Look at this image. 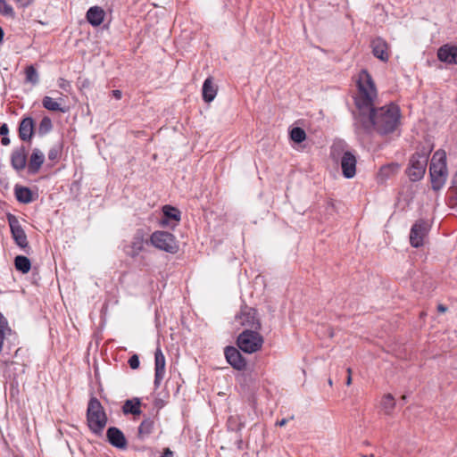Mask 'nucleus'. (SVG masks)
<instances>
[{"instance_id":"obj_14","label":"nucleus","mask_w":457,"mask_h":457,"mask_svg":"<svg viewBox=\"0 0 457 457\" xmlns=\"http://www.w3.org/2000/svg\"><path fill=\"white\" fill-rule=\"evenodd\" d=\"M144 236L141 232H137L134 235L130 244L125 246L124 252L128 256L135 258L144 250Z\"/></svg>"},{"instance_id":"obj_8","label":"nucleus","mask_w":457,"mask_h":457,"mask_svg":"<svg viewBox=\"0 0 457 457\" xmlns=\"http://www.w3.org/2000/svg\"><path fill=\"white\" fill-rule=\"evenodd\" d=\"M428 232V224L424 220L416 221L410 232V243L413 247H420L423 245L424 239Z\"/></svg>"},{"instance_id":"obj_10","label":"nucleus","mask_w":457,"mask_h":457,"mask_svg":"<svg viewBox=\"0 0 457 457\" xmlns=\"http://www.w3.org/2000/svg\"><path fill=\"white\" fill-rule=\"evenodd\" d=\"M356 163L357 160L353 153L346 151L343 154L340 161V165L342 169V173L345 178L352 179L355 176Z\"/></svg>"},{"instance_id":"obj_12","label":"nucleus","mask_w":457,"mask_h":457,"mask_svg":"<svg viewBox=\"0 0 457 457\" xmlns=\"http://www.w3.org/2000/svg\"><path fill=\"white\" fill-rule=\"evenodd\" d=\"M227 361L236 370H243L246 361L240 352L234 346H227L224 351Z\"/></svg>"},{"instance_id":"obj_7","label":"nucleus","mask_w":457,"mask_h":457,"mask_svg":"<svg viewBox=\"0 0 457 457\" xmlns=\"http://www.w3.org/2000/svg\"><path fill=\"white\" fill-rule=\"evenodd\" d=\"M236 319L245 329L258 331L262 328L257 312L253 308L245 307L241 310L240 313L237 315Z\"/></svg>"},{"instance_id":"obj_35","label":"nucleus","mask_w":457,"mask_h":457,"mask_svg":"<svg viewBox=\"0 0 457 457\" xmlns=\"http://www.w3.org/2000/svg\"><path fill=\"white\" fill-rule=\"evenodd\" d=\"M62 152V145H54L48 152V159L51 161H57L61 155Z\"/></svg>"},{"instance_id":"obj_21","label":"nucleus","mask_w":457,"mask_h":457,"mask_svg":"<svg viewBox=\"0 0 457 457\" xmlns=\"http://www.w3.org/2000/svg\"><path fill=\"white\" fill-rule=\"evenodd\" d=\"M203 99L206 103H211L214 100L217 95V87L213 84L212 78H207L202 88Z\"/></svg>"},{"instance_id":"obj_28","label":"nucleus","mask_w":457,"mask_h":457,"mask_svg":"<svg viewBox=\"0 0 457 457\" xmlns=\"http://www.w3.org/2000/svg\"><path fill=\"white\" fill-rule=\"evenodd\" d=\"M381 406L386 414H391L395 406L394 396L391 394L384 395L381 401Z\"/></svg>"},{"instance_id":"obj_5","label":"nucleus","mask_w":457,"mask_h":457,"mask_svg":"<svg viewBox=\"0 0 457 457\" xmlns=\"http://www.w3.org/2000/svg\"><path fill=\"white\" fill-rule=\"evenodd\" d=\"M263 342V337L260 333L251 329H245L239 334L237 340L239 349L246 353H253L261 350Z\"/></svg>"},{"instance_id":"obj_11","label":"nucleus","mask_w":457,"mask_h":457,"mask_svg":"<svg viewBox=\"0 0 457 457\" xmlns=\"http://www.w3.org/2000/svg\"><path fill=\"white\" fill-rule=\"evenodd\" d=\"M165 357L160 347H157L154 353V386H160L165 375Z\"/></svg>"},{"instance_id":"obj_30","label":"nucleus","mask_w":457,"mask_h":457,"mask_svg":"<svg viewBox=\"0 0 457 457\" xmlns=\"http://www.w3.org/2000/svg\"><path fill=\"white\" fill-rule=\"evenodd\" d=\"M163 214L166 218L179 221L180 220V212L170 205H165L162 208Z\"/></svg>"},{"instance_id":"obj_3","label":"nucleus","mask_w":457,"mask_h":457,"mask_svg":"<svg viewBox=\"0 0 457 457\" xmlns=\"http://www.w3.org/2000/svg\"><path fill=\"white\" fill-rule=\"evenodd\" d=\"M87 422L89 429L96 435H101L107 424V416L101 403L92 397L87 404Z\"/></svg>"},{"instance_id":"obj_34","label":"nucleus","mask_w":457,"mask_h":457,"mask_svg":"<svg viewBox=\"0 0 457 457\" xmlns=\"http://www.w3.org/2000/svg\"><path fill=\"white\" fill-rule=\"evenodd\" d=\"M398 169H399V165L395 164V163H392V164H389V165L383 166L380 169L379 176L387 178L391 174L396 172L398 170Z\"/></svg>"},{"instance_id":"obj_15","label":"nucleus","mask_w":457,"mask_h":457,"mask_svg":"<svg viewBox=\"0 0 457 457\" xmlns=\"http://www.w3.org/2000/svg\"><path fill=\"white\" fill-rule=\"evenodd\" d=\"M373 55L382 62H387L389 59L388 46L381 37L373 39L370 43Z\"/></svg>"},{"instance_id":"obj_20","label":"nucleus","mask_w":457,"mask_h":457,"mask_svg":"<svg viewBox=\"0 0 457 457\" xmlns=\"http://www.w3.org/2000/svg\"><path fill=\"white\" fill-rule=\"evenodd\" d=\"M104 12L101 7L93 6L87 12V20L92 26H99L104 19Z\"/></svg>"},{"instance_id":"obj_6","label":"nucleus","mask_w":457,"mask_h":457,"mask_svg":"<svg viewBox=\"0 0 457 457\" xmlns=\"http://www.w3.org/2000/svg\"><path fill=\"white\" fill-rule=\"evenodd\" d=\"M150 242L157 249L169 253H176L179 248L175 236L167 231L154 232L150 237Z\"/></svg>"},{"instance_id":"obj_23","label":"nucleus","mask_w":457,"mask_h":457,"mask_svg":"<svg viewBox=\"0 0 457 457\" xmlns=\"http://www.w3.org/2000/svg\"><path fill=\"white\" fill-rule=\"evenodd\" d=\"M14 194L16 199L22 204H29L33 201L32 192L29 187L15 186Z\"/></svg>"},{"instance_id":"obj_46","label":"nucleus","mask_w":457,"mask_h":457,"mask_svg":"<svg viewBox=\"0 0 457 457\" xmlns=\"http://www.w3.org/2000/svg\"><path fill=\"white\" fill-rule=\"evenodd\" d=\"M352 384V376H347V379H346V385L347 386H350Z\"/></svg>"},{"instance_id":"obj_29","label":"nucleus","mask_w":457,"mask_h":457,"mask_svg":"<svg viewBox=\"0 0 457 457\" xmlns=\"http://www.w3.org/2000/svg\"><path fill=\"white\" fill-rule=\"evenodd\" d=\"M25 76H26L27 82H29L33 85H36L38 83V80H39L38 73L33 65H29L25 69Z\"/></svg>"},{"instance_id":"obj_2","label":"nucleus","mask_w":457,"mask_h":457,"mask_svg":"<svg viewBox=\"0 0 457 457\" xmlns=\"http://www.w3.org/2000/svg\"><path fill=\"white\" fill-rule=\"evenodd\" d=\"M432 188L440 190L447 179L446 154L444 150L436 151L431 159L429 166Z\"/></svg>"},{"instance_id":"obj_16","label":"nucleus","mask_w":457,"mask_h":457,"mask_svg":"<svg viewBox=\"0 0 457 457\" xmlns=\"http://www.w3.org/2000/svg\"><path fill=\"white\" fill-rule=\"evenodd\" d=\"M108 442L114 447L124 449L127 446V440L124 434L120 429L115 427H111L106 432Z\"/></svg>"},{"instance_id":"obj_24","label":"nucleus","mask_w":457,"mask_h":457,"mask_svg":"<svg viewBox=\"0 0 457 457\" xmlns=\"http://www.w3.org/2000/svg\"><path fill=\"white\" fill-rule=\"evenodd\" d=\"M140 405L141 402L138 398L127 400L122 406V411L124 414L139 415L141 413Z\"/></svg>"},{"instance_id":"obj_45","label":"nucleus","mask_w":457,"mask_h":457,"mask_svg":"<svg viewBox=\"0 0 457 457\" xmlns=\"http://www.w3.org/2000/svg\"><path fill=\"white\" fill-rule=\"evenodd\" d=\"M3 38H4V30L0 27V44L3 42Z\"/></svg>"},{"instance_id":"obj_1","label":"nucleus","mask_w":457,"mask_h":457,"mask_svg":"<svg viewBox=\"0 0 457 457\" xmlns=\"http://www.w3.org/2000/svg\"><path fill=\"white\" fill-rule=\"evenodd\" d=\"M357 88L354 97L358 110L356 124L367 132L374 130L381 136L395 133L401 125V110L393 103L374 107L378 92L372 77L366 70L361 71L358 75Z\"/></svg>"},{"instance_id":"obj_4","label":"nucleus","mask_w":457,"mask_h":457,"mask_svg":"<svg viewBox=\"0 0 457 457\" xmlns=\"http://www.w3.org/2000/svg\"><path fill=\"white\" fill-rule=\"evenodd\" d=\"M430 149L423 148L417 151L410 159V166L407 173L411 180L418 181L421 179L426 172Z\"/></svg>"},{"instance_id":"obj_41","label":"nucleus","mask_w":457,"mask_h":457,"mask_svg":"<svg viewBox=\"0 0 457 457\" xmlns=\"http://www.w3.org/2000/svg\"><path fill=\"white\" fill-rule=\"evenodd\" d=\"M161 457H173V453L169 448H166Z\"/></svg>"},{"instance_id":"obj_33","label":"nucleus","mask_w":457,"mask_h":457,"mask_svg":"<svg viewBox=\"0 0 457 457\" xmlns=\"http://www.w3.org/2000/svg\"><path fill=\"white\" fill-rule=\"evenodd\" d=\"M53 128L52 120L49 117H44L38 127V132L41 135L48 133Z\"/></svg>"},{"instance_id":"obj_48","label":"nucleus","mask_w":457,"mask_h":457,"mask_svg":"<svg viewBox=\"0 0 457 457\" xmlns=\"http://www.w3.org/2000/svg\"><path fill=\"white\" fill-rule=\"evenodd\" d=\"M328 382V385H329L330 386L333 385V382H332V379H331V378H329Z\"/></svg>"},{"instance_id":"obj_42","label":"nucleus","mask_w":457,"mask_h":457,"mask_svg":"<svg viewBox=\"0 0 457 457\" xmlns=\"http://www.w3.org/2000/svg\"><path fill=\"white\" fill-rule=\"evenodd\" d=\"M1 143L3 145H8L10 144V138L6 136H4L1 139Z\"/></svg>"},{"instance_id":"obj_39","label":"nucleus","mask_w":457,"mask_h":457,"mask_svg":"<svg viewBox=\"0 0 457 457\" xmlns=\"http://www.w3.org/2000/svg\"><path fill=\"white\" fill-rule=\"evenodd\" d=\"M9 132V129L6 123H3L0 125V135L6 136Z\"/></svg>"},{"instance_id":"obj_36","label":"nucleus","mask_w":457,"mask_h":457,"mask_svg":"<svg viewBox=\"0 0 457 457\" xmlns=\"http://www.w3.org/2000/svg\"><path fill=\"white\" fill-rule=\"evenodd\" d=\"M129 367L132 369V370H136L139 367V358L137 354H134L132 355L129 359Z\"/></svg>"},{"instance_id":"obj_26","label":"nucleus","mask_w":457,"mask_h":457,"mask_svg":"<svg viewBox=\"0 0 457 457\" xmlns=\"http://www.w3.org/2000/svg\"><path fill=\"white\" fill-rule=\"evenodd\" d=\"M14 266L17 270L26 274L30 270L31 262L28 257L18 255L14 259Z\"/></svg>"},{"instance_id":"obj_38","label":"nucleus","mask_w":457,"mask_h":457,"mask_svg":"<svg viewBox=\"0 0 457 457\" xmlns=\"http://www.w3.org/2000/svg\"><path fill=\"white\" fill-rule=\"evenodd\" d=\"M19 7L25 8L30 5L33 0H14Z\"/></svg>"},{"instance_id":"obj_43","label":"nucleus","mask_w":457,"mask_h":457,"mask_svg":"<svg viewBox=\"0 0 457 457\" xmlns=\"http://www.w3.org/2000/svg\"><path fill=\"white\" fill-rule=\"evenodd\" d=\"M287 423V419H282L281 420L278 421L277 422V425L279 426V427H283L285 426L286 424Z\"/></svg>"},{"instance_id":"obj_32","label":"nucleus","mask_w":457,"mask_h":457,"mask_svg":"<svg viewBox=\"0 0 457 457\" xmlns=\"http://www.w3.org/2000/svg\"><path fill=\"white\" fill-rule=\"evenodd\" d=\"M0 13L11 18L15 16L13 8L5 0H0Z\"/></svg>"},{"instance_id":"obj_17","label":"nucleus","mask_w":457,"mask_h":457,"mask_svg":"<svg viewBox=\"0 0 457 457\" xmlns=\"http://www.w3.org/2000/svg\"><path fill=\"white\" fill-rule=\"evenodd\" d=\"M27 163V150L24 145L12 151L11 155V164L18 171L22 170Z\"/></svg>"},{"instance_id":"obj_18","label":"nucleus","mask_w":457,"mask_h":457,"mask_svg":"<svg viewBox=\"0 0 457 457\" xmlns=\"http://www.w3.org/2000/svg\"><path fill=\"white\" fill-rule=\"evenodd\" d=\"M45 161V154L42 151L37 148L33 149L29 164H28V171L30 174H36L39 171L42 164Z\"/></svg>"},{"instance_id":"obj_49","label":"nucleus","mask_w":457,"mask_h":457,"mask_svg":"<svg viewBox=\"0 0 457 457\" xmlns=\"http://www.w3.org/2000/svg\"><path fill=\"white\" fill-rule=\"evenodd\" d=\"M361 457H369L368 455H361ZM370 457H373V454H370Z\"/></svg>"},{"instance_id":"obj_31","label":"nucleus","mask_w":457,"mask_h":457,"mask_svg":"<svg viewBox=\"0 0 457 457\" xmlns=\"http://www.w3.org/2000/svg\"><path fill=\"white\" fill-rule=\"evenodd\" d=\"M290 138L295 143H302L306 138V133L302 128L295 127L290 131Z\"/></svg>"},{"instance_id":"obj_47","label":"nucleus","mask_w":457,"mask_h":457,"mask_svg":"<svg viewBox=\"0 0 457 457\" xmlns=\"http://www.w3.org/2000/svg\"><path fill=\"white\" fill-rule=\"evenodd\" d=\"M346 371H347L348 376H349V375H350V376H352V370H351V368H348V369L346 370Z\"/></svg>"},{"instance_id":"obj_37","label":"nucleus","mask_w":457,"mask_h":457,"mask_svg":"<svg viewBox=\"0 0 457 457\" xmlns=\"http://www.w3.org/2000/svg\"><path fill=\"white\" fill-rule=\"evenodd\" d=\"M58 86L60 88H62L65 91H67L71 87L70 82L63 78L59 79Z\"/></svg>"},{"instance_id":"obj_44","label":"nucleus","mask_w":457,"mask_h":457,"mask_svg":"<svg viewBox=\"0 0 457 457\" xmlns=\"http://www.w3.org/2000/svg\"><path fill=\"white\" fill-rule=\"evenodd\" d=\"M437 310H438V312H446V310H447V308H446L445 305H443V304H439V305L437 306Z\"/></svg>"},{"instance_id":"obj_9","label":"nucleus","mask_w":457,"mask_h":457,"mask_svg":"<svg viewBox=\"0 0 457 457\" xmlns=\"http://www.w3.org/2000/svg\"><path fill=\"white\" fill-rule=\"evenodd\" d=\"M8 221H9L12 238L14 239L17 245H19L22 249H25L26 247H28L29 242L27 239V236H26L23 228L20 225L19 221L17 220V219L14 216L10 215L8 217Z\"/></svg>"},{"instance_id":"obj_13","label":"nucleus","mask_w":457,"mask_h":457,"mask_svg":"<svg viewBox=\"0 0 457 457\" xmlns=\"http://www.w3.org/2000/svg\"><path fill=\"white\" fill-rule=\"evenodd\" d=\"M437 58L447 64H457V46L445 44L437 50Z\"/></svg>"},{"instance_id":"obj_22","label":"nucleus","mask_w":457,"mask_h":457,"mask_svg":"<svg viewBox=\"0 0 457 457\" xmlns=\"http://www.w3.org/2000/svg\"><path fill=\"white\" fill-rule=\"evenodd\" d=\"M154 428V420L152 418L144 419L138 427V434H137L138 437L141 440L145 439L153 433Z\"/></svg>"},{"instance_id":"obj_27","label":"nucleus","mask_w":457,"mask_h":457,"mask_svg":"<svg viewBox=\"0 0 457 457\" xmlns=\"http://www.w3.org/2000/svg\"><path fill=\"white\" fill-rule=\"evenodd\" d=\"M12 332V329L8 326L7 320L0 312V353L3 350L4 340L7 335Z\"/></svg>"},{"instance_id":"obj_40","label":"nucleus","mask_w":457,"mask_h":457,"mask_svg":"<svg viewBox=\"0 0 457 457\" xmlns=\"http://www.w3.org/2000/svg\"><path fill=\"white\" fill-rule=\"evenodd\" d=\"M112 95L117 100H120L121 98V96H122L121 91L118 90V89L112 90Z\"/></svg>"},{"instance_id":"obj_25","label":"nucleus","mask_w":457,"mask_h":457,"mask_svg":"<svg viewBox=\"0 0 457 457\" xmlns=\"http://www.w3.org/2000/svg\"><path fill=\"white\" fill-rule=\"evenodd\" d=\"M42 105L48 111L65 112L66 109L62 108L61 103L50 96H45L42 100Z\"/></svg>"},{"instance_id":"obj_19","label":"nucleus","mask_w":457,"mask_h":457,"mask_svg":"<svg viewBox=\"0 0 457 457\" xmlns=\"http://www.w3.org/2000/svg\"><path fill=\"white\" fill-rule=\"evenodd\" d=\"M34 133V120L30 117L24 118L19 126V137L23 141L31 139Z\"/></svg>"}]
</instances>
